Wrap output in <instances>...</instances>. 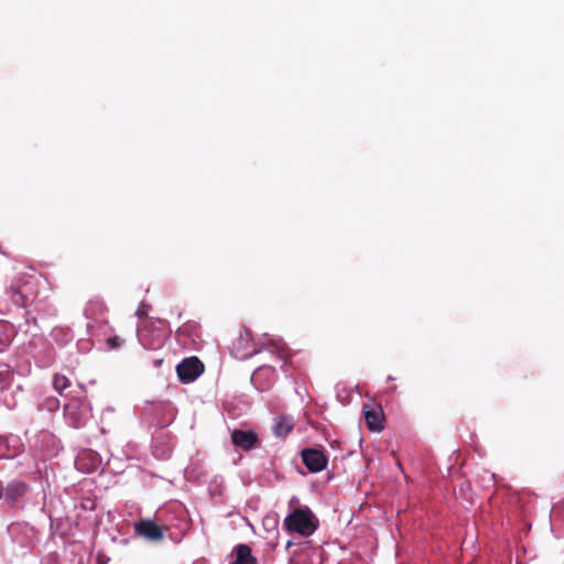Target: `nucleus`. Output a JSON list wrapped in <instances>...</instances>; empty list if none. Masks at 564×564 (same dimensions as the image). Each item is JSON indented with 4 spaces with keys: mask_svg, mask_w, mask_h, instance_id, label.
Here are the masks:
<instances>
[{
    "mask_svg": "<svg viewBox=\"0 0 564 564\" xmlns=\"http://www.w3.org/2000/svg\"><path fill=\"white\" fill-rule=\"evenodd\" d=\"M284 527L289 531L310 536L317 529V522L308 508H297L284 519Z\"/></svg>",
    "mask_w": 564,
    "mask_h": 564,
    "instance_id": "1",
    "label": "nucleus"
},
{
    "mask_svg": "<svg viewBox=\"0 0 564 564\" xmlns=\"http://www.w3.org/2000/svg\"><path fill=\"white\" fill-rule=\"evenodd\" d=\"M91 408L86 398H73L64 405V416L75 429L83 427L90 417Z\"/></svg>",
    "mask_w": 564,
    "mask_h": 564,
    "instance_id": "2",
    "label": "nucleus"
},
{
    "mask_svg": "<svg viewBox=\"0 0 564 564\" xmlns=\"http://www.w3.org/2000/svg\"><path fill=\"white\" fill-rule=\"evenodd\" d=\"M204 364L195 356L185 358L176 367L180 380L184 383L194 381L204 372Z\"/></svg>",
    "mask_w": 564,
    "mask_h": 564,
    "instance_id": "3",
    "label": "nucleus"
},
{
    "mask_svg": "<svg viewBox=\"0 0 564 564\" xmlns=\"http://www.w3.org/2000/svg\"><path fill=\"white\" fill-rule=\"evenodd\" d=\"M302 460L306 468L312 473H318L326 468L327 457L323 451L316 448L303 449Z\"/></svg>",
    "mask_w": 564,
    "mask_h": 564,
    "instance_id": "4",
    "label": "nucleus"
},
{
    "mask_svg": "<svg viewBox=\"0 0 564 564\" xmlns=\"http://www.w3.org/2000/svg\"><path fill=\"white\" fill-rule=\"evenodd\" d=\"M134 532L149 541H160L163 539V531L160 525L150 519H142L133 524Z\"/></svg>",
    "mask_w": 564,
    "mask_h": 564,
    "instance_id": "5",
    "label": "nucleus"
},
{
    "mask_svg": "<svg viewBox=\"0 0 564 564\" xmlns=\"http://www.w3.org/2000/svg\"><path fill=\"white\" fill-rule=\"evenodd\" d=\"M231 442L235 447L242 451H250L259 446V437L253 431L234 430L231 432Z\"/></svg>",
    "mask_w": 564,
    "mask_h": 564,
    "instance_id": "6",
    "label": "nucleus"
},
{
    "mask_svg": "<svg viewBox=\"0 0 564 564\" xmlns=\"http://www.w3.org/2000/svg\"><path fill=\"white\" fill-rule=\"evenodd\" d=\"M251 343L252 337L249 330L240 333L238 338V347H236L238 358L246 359L253 356L257 352V350L251 347Z\"/></svg>",
    "mask_w": 564,
    "mask_h": 564,
    "instance_id": "7",
    "label": "nucleus"
},
{
    "mask_svg": "<svg viewBox=\"0 0 564 564\" xmlns=\"http://www.w3.org/2000/svg\"><path fill=\"white\" fill-rule=\"evenodd\" d=\"M365 420L370 431L379 432L383 430V413L381 409L366 410Z\"/></svg>",
    "mask_w": 564,
    "mask_h": 564,
    "instance_id": "8",
    "label": "nucleus"
},
{
    "mask_svg": "<svg viewBox=\"0 0 564 564\" xmlns=\"http://www.w3.org/2000/svg\"><path fill=\"white\" fill-rule=\"evenodd\" d=\"M294 421L290 415H280L273 426V434L276 437H285L292 432Z\"/></svg>",
    "mask_w": 564,
    "mask_h": 564,
    "instance_id": "9",
    "label": "nucleus"
},
{
    "mask_svg": "<svg viewBox=\"0 0 564 564\" xmlns=\"http://www.w3.org/2000/svg\"><path fill=\"white\" fill-rule=\"evenodd\" d=\"M236 558L230 564H257L256 557L251 554V549L247 544H239L235 549Z\"/></svg>",
    "mask_w": 564,
    "mask_h": 564,
    "instance_id": "10",
    "label": "nucleus"
},
{
    "mask_svg": "<svg viewBox=\"0 0 564 564\" xmlns=\"http://www.w3.org/2000/svg\"><path fill=\"white\" fill-rule=\"evenodd\" d=\"M14 379L13 368L6 362L0 361V392L8 390Z\"/></svg>",
    "mask_w": 564,
    "mask_h": 564,
    "instance_id": "11",
    "label": "nucleus"
},
{
    "mask_svg": "<svg viewBox=\"0 0 564 564\" xmlns=\"http://www.w3.org/2000/svg\"><path fill=\"white\" fill-rule=\"evenodd\" d=\"M26 491V485L22 481L10 482L4 490L6 498L10 501H15L22 497Z\"/></svg>",
    "mask_w": 564,
    "mask_h": 564,
    "instance_id": "12",
    "label": "nucleus"
},
{
    "mask_svg": "<svg viewBox=\"0 0 564 564\" xmlns=\"http://www.w3.org/2000/svg\"><path fill=\"white\" fill-rule=\"evenodd\" d=\"M53 339L59 345H66L68 341L73 339L72 329L68 327H55L52 330Z\"/></svg>",
    "mask_w": 564,
    "mask_h": 564,
    "instance_id": "13",
    "label": "nucleus"
},
{
    "mask_svg": "<svg viewBox=\"0 0 564 564\" xmlns=\"http://www.w3.org/2000/svg\"><path fill=\"white\" fill-rule=\"evenodd\" d=\"M12 341V329L7 324H0V351H3Z\"/></svg>",
    "mask_w": 564,
    "mask_h": 564,
    "instance_id": "14",
    "label": "nucleus"
},
{
    "mask_svg": "<svg viewBox=\"0 0 564 564\" xmlns=\"http://www.w3.org/2000/svg\"><path fill=\"white\" fill-rule=\"evenodd\" d=\"M70 386L69 379L61 373H55L53 377V388L62 395L63 391Z\"/></svg>",
    "mask_w": 564,
    "mask_h": 564,
    "instance_id": "15",
    "label": "nucleus"
},
{
    "mask_svg": "<svg viewBox=\"0 0 564 564\" xmlns=\"http://www.w3.org/2000/svg\"><path fill=\"white\" fill-rule=\"evenodd\" d=\"M43 406L47 410V411H51V412H54L58 409L59 406V401L57 398H47L44 403H43Z\"/></svg>",
    "mask_w": 564,
    "mask_h": 564,
    "instance_id": "16",
    "label": "nucleus"
},
{
    "mask_svg": "<svg viewBox=\"0 0 564 564\" xmlns=\"http://www.w3.org/2000/svg\"><path fill=\"white\" fill-rule=\"evenodd\" d=\"M109 343L112 347H119L121 345L120 338L118 336L110 338Z\"/></svg>",
    "mask_w": 564,
    "mask_h": 564,
    "instance_id": "17",
    "label": "nucleus"
},
{
    "mask_svg": "<svg viewBox=\"0 0 564 564\" xmlns=\"http://www.w3.org/2000/svg\"><path fill=\"white\" fill-rule=\"evenodd\" d=\"M6 448H7V446H6L4 441L0 438V458H2L6 455L4 454Z\"/></svg>",
    "mask_w": 564,
    "mask_h": 564,
    "instance_id": "18",
    "label": "nucleus"
},
{
    "mask_svg": "<svg viewBox=\"0 0 564 564\" xmlns=\"http://www.w3.org/2000/svg\"><path fill=\"white\" fill-rule=\"evenodd\" d=\"M108 561H109V558L105 557L104 555L97 556V564H107Z\"/></svg>",
    "mask_w": 564,
    "mask_h": 564,
    "instance_id": "19",
    "label": "nucleus"
}]
</instances>
